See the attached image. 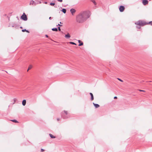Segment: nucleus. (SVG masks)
I'll use <instances>...</instances> for the list:
<instances>
[{
  "label": "nucleus",
  "mask_w": 152,
  "mask_h": 152,
  "mask_svg": "<svg viewBox=\"0 0 152 152\" xmlns=\"http://www.w3.org/2000/svg\"><path fill=\"white\" fill-rule=\"evenodd\" d=\"M90 15L89 11H84L78 15L76 17V21L79 23H82L85 21Z\"/></svg>",
  "instance_id": "nucleus-1"
},
{
  "label": "nucleus",
  "mask_w": 152,
  "mask_h": 152,
  "mask_svg": "<svg viewBox=\"0 0 152 152\" xmlns=\"http://www.w3.org/2000/svg\"><path fill=\"white\" fill-rule=\"evenodd\" d=\"M135 24L141 26H143L146 24L144 22H142V21L141 20H139L135 22Z\"/></svg>",
  "instance_id": "nucleus-2"
},
{
  "label": "nucleus",
  "mask_w": 152,
  "mask_h": 152,
  "mask_svg": "<svg viewBox=\"0 0 152 152\" xmlns=\"http://www.w3.org/2000/svg\"><path fill=\"white\" fill-rule=\"evenodd\" d=\"M21 18L24 21H26L27 20V16L24 13H23L21 16Z\"/></svg>",
  "instance_id": "nucleus-3"
},
{
  "label": "nucleus",
  "mask_w": 152,
  "mask_h": 152,
  "mask_svg": "<svg viewBox=\"0 0 152 152\" xmlns=\"http://www.w3.org/2000/svg\"><path fill=\"white\" fill-rule=\"evenodd\" d=\"M125 9V7L124 6H120L119 10L120 12H123L124 11Z\"/></svg>",
  "instance_id": "nucleus-4"
},
{
  "label": "nucleus",
  "mask_w": 152,
  "mask_h": 152,
  "mask_svg": "<svg viewBox=\"0 0 152 152\" xmlns=\"http://www.w3.org/2000/svg\"><path fill=\"white\" fill-rule=\"evenodd\" d=\"M29 4L31 5H36L37 4V3L34 1L33 0H31L30 1Z\"/></svg>",
  "instance_id": "nucleus-5"
},
{
  "label": "nucleus",
  "mask_w": 152,
  "mask_h": 152,
  "mask_svg": "<svg viewBox=\"0 0 152 152\" xmlns=\"http://www.w3.org/2000/svg\"><path fill=\"white\" fill-rule=\"evenodd\" d=\"M142 3L144 5H146L148 3V1L147 0H143Z\"/></svg>",
  "instance_id": "nucleus-6"
},
{
  "label": "nucleus",
  "mask_w": 152,
  "mask_h": 152,
  "mask_svg": "<svg viewBox=\"0 0 152 152\" xmlns=\"http://www.w3.org/2000/svg\"><path fill=\"white\" fill-rule=\"evenodd\" d=\"M70 12L72 14V15H73V14L76 11L74 9H71L70 10Z\"/></svg>",
  "instance_id": "nucleus-7"
},
{
  "label": "nucleus",
  "mask_w": 152,
  "mask_h": 152,
  "mask_svg": "<svg viewBox=\"0 0 152 152\" xmlns=\"http://www.w3.org/2000/svg\"><path fill=\"white\" fill-rule=\"evenodd\" d=\"M78 42L80 43L78 45L79 46H81L83 45V43L81 42V41L79 40H78Z\"/></svg>",
  "instance_id": "nucleus-8"
},
{
  "label": "nucleus",
  "mask_w": 152,
  "mask_h": 152,
  "mask_svg": "<svg viewBox=\"0 0 152 152\" xmlns=\"http://www.w3.org/2000/svg\"><path fill=\"white\" fill-rule=\"evenodd\" d=\"M89 94L91 96V100L93 101L94 99V96L93 94L91 93H90Z\"/></svg>",
  "instance_id": "nucleus-9"
},
{
  "label": "nucleus",
  "mask_w": 152,
  "mask_h": 152,
  "mask_svg": "<svg viewBox=\"0 0 152 152\" xmlns=\"http://www.w3.org/2000/svg\"><path fill=\"white\" fill-rule=\"evenodd\" d=\"M65 37L66 38L69 39L70 37V36L69 33H68L65 35Z\"/></svg>",
  "instance_id": "nucleus-10"
},
{
  "label": "nucleus",
  "mask_w": 152,
  "mask_h": 152,
  "mask_svg": "<svg viewBox=\"0 0 152 152\" xmlns=\"http://www.w3.org/2000/svg\"><path fill=\"white\" fill-rule=\"evenodd\" d=\"M93 104L96 108H97L99 107V105L98 104H95L94 103H93Z\"/></svg>",
  "instance_id": "nucleus-11"
},
{
  "label": "nucleus",
  "mask_w": 152,
  "mask_h": 152,
  "mask_svg": "<svg viewBox=\"0 0 152 152\" xmlns=\"http://www.w3.org/2000/svg\"><path fill=\"white\" fill-rule=\"evenodd\" d=\"M26 100L25 99L23 100L22 101V105L23 106H25L26 104Z\"/></svg>",
  "instance_id": "nucleus-12"
},
{
  "label": "nucleus",
  "mask_w": 152,
  "mask_h": 152,
  "mask_svg": "<svg viewBox=\"0 0 152 152\" xmlns=\"http://www.w3.org/2000/svg\"><path fill=\"white\" fill-rule=\"evenodd\" d=\"M61 117L64 119H66L68 117L64 115L63 114H61Z\"/></svg>",
  "instance_id": "nucleus-13"
},
{
  "label": "nucleus",
  "mask_w": 152,
  "mask_h": 152,
  "mask_svg": "<svg viewBox=\"0 0 152 152\" xmlns=\"http://www.w3.org/2000/svg\"><path fill=\"white\" fill-rule=\"evenodd\" d=\"M52 30L53 31H58V29L57 28H52Z\"/></svg>",
  "instance_id": "nucleus-14"
},
{
  "label": "nucleus",
  "mask_w": 152,
  "mask_h": 152,
  "mask_svg": "<svg viewBox=\"0 0 152 152\" xmlns=\"http://www.w3.org/2000/svg\"><path fill=\"white\" fill-rule=\"evenodd\" d=\"M61 11L64 13H65L66 12V10L65 9L63 8L62 9Z\"/></svg>",
  "instance_id": "nucleus-15"
},
{
  "label": "nucleus",
  "mask_w": 152,
  "mask_h": 152,
  "mask_svg": "<svg viewBox=\"0 0 152 152\" xmlns=\"http://www.w3.org/2000/svg\"><path fill=\"white\" fill-rule=\"evenodd\" d=\"M49 135L50 137L52 138H54L56 137L55 136H54L52 134H49Z\"/></svg>",
  "instance_id": "nucleus-16"
},
{
  "label": "nucleus",
  "mask_w": 152,
  "mask_h": 152,
  "mask_svg": "<svg viewBox=\"0 0 152 152\" xmlns=\"http://www.w3.org/2000/svg\"><path fill=\"white\" fill-rule=\"evenodd\" d=\"M22 31L23 32H24L25 31L27 32L28 33H29V31L28 30H26V29L22 30Z\"/></svg>",
  "instance_id": "nucleus-17"
},
{
  "label": "nucleus",
  "mask_w": 152,
  "mask_h": 152,
  "mask_svg": "<svg viewBox=\"0 0 152 152\" xmlns=\"http://www.w3.org/2000/svg\"><path fill=\"white\" fill-rule=\"evenodd\" d=\"M32 67V65H30L29 67H28V69L27 70V71H28L29 70V69H30Z\"/></svg>",
  "instance_id": "nucleus-18"
},
{
  "label": "nucleus",
  "mask_w": 152,
  "mask_h": 152,
  "mask_svg": "<svg viewBox=\"0 0 152 152\" xmlns=\"http://www.w3.org/2000/svg\"><path fill=\"white\" fill-rule=\"evenodd\" d=\"M11 121H12L13 122H15V123H18V122L16 120L14 119V120H11Z\"/></svg>",
  "instance_id": "nucleus-19"
},
{
  "label": "nucleus",
  "mask_w": 152,
  "mask_h": 152,
  "mask_svg": "<svg viewBox=\"0 0 152 152\" xmlns=\"http://www.w3.org/2000/svg\"><path fill=\"white\" fill-rule=\"evenodd\" d=\"M55 4V3H50V5L52 6H54Z\"/></svg>",
  "instance_id": "nucleus-20"
},
{
  "label": "nucleus",
  "mask_w": 152,
  "mask_h": 152,
  "mask_svg": "<svg viewBox=\"0 0 152 152\" xmlns=\"http://www.w3.org/2000/svg\"><path fill=\"white\" fill-rule=\"evenodd\" d=\"M69 43L70 44H72V45H76V44L75 43H74V42H69Z\"/></svg>",
  "instance_id": "nucleus-21"
},
{
  "label": "nucleus",
  "mask_w": 152,
  "mask_h": 152,
  "mask_svg": "<svg viewBox=\"0 0 152 152\" xmlns=\"http://www.w3.org/2000/svg\"><path fill=\"white\" fill-rule=\"evenodd\" d=\"M64 112L66 114V115H67V111H65V110H64Z\"/></svg>",
  "instance_id": "nucleus-22"
},
{
  "label": "nucleus",
  "mask_w": 152,
  "mask_h": 152,
  "mask_svg": "<svg viewBox=\"0 0 152 152\" xmlns=\"http://www.w3.org/2000/svg\"><path fill=\"white\" fill-rule=\"evenodd\" d=\"M118 79L120 81H121V82H123V80H121V79H120V78H118Z\"/></svg>",
  "instance_id": "nucleus-23"
},
{
  "label": "nucleus",
  "mask_w": 152,
  "mask_h": 152,
  "mask_svg": "<svg viewBox=\"0 0 152 152\" xmlns=\"http://www.w3.org/2000/svg\"><path fill=\"white\" fill-rule=\"evenodd\" d=\"M92 1L95 5H96V3L95 1L94 0Z\"/></svg>",
  "instance_id": "nucleus-24"
},
{
  "label": "nucleus",
  "mask_w": 152,
  "mask_h": 152,
  "mask_svg": "<svg viewBox=\"0 0 152 152\" xmlns=\"http://www.w3.org/2000/svg\"><path fill=\"white\" fill-rule=\"evenodd\" d=\"M136 27L138 29H140V26H136Z\"/></svg>",
  "instance_id": "nucleus-25"
},
{
  "label": "nucleus",
  "mask_w": 152,
  "mask_h": 152,
  "mask_svg": "<svg viewBox=\"0 0 152 152\" xmlns=\"http://www.w3.org/2000/svg\"><path fill=\"white\" fill-rule=\"evenodd\" d=\"M59 2H62L63 0H57Z\"/></svg>",
  "instance_id": "nucleus-26"
},
{
  "label": "nucleus",
  "mask_w": 152,
  "mask_h": 152,
  "mask_svg": "<svg viewBox=\"0 0 152 152\" xmlns=\"http://www.w3.org/2000/svg\"><path fill=\"white\" fill-rule=\"evenodd\" d=\"M149 23L150 24H151V25L152 26V21L150 22H149Z\"/></svg>",
  "instance_id": "nucleus-27"
},
{
  "label": "nucleus",
  "mask_w": 152,
  "mask_h": 152,
  "mask_svg": "<svg viewBox=\"0 0 152 152\" xmlns=\"http://www.w3.org/2000/svg\"><path fill=\"white\" fill-rule=\"evenodd\" d=\"M139 91H143V92H144L145 91L144 90H139Z\"/></svg>",
  "instance_id": "nucleus-28"
},
{
  "label": "nucleus",
  "mask_w": 152,
  "mask_h": 152,
  "mask_svg": "<svg viewBox=\"0 0 152 152\" xmlns=\"http://www.w3.org/2000/svg\"><path fill=\"white\" fill-rule=\"evenodd\" d=\"M58 30L59 31H61V29H60V27H58Z\"/></svg>",
  "instance_id": "nucleus-29"
},
{
  "label": "nucleus",
  "mask_w": 152,
  "mask_h": 152,
  "mask_svg": "<svg viewBox=\"0 0 152 152\" xmlns=\"http://www.w3.org/2000/svg\"><path fill=\"white\" fill-rule=\"evenodd\" d=\"M13 100H14V102H15V101L16 100V99L15 98H14V99Z\"/></svg>",
  "instance_id": "nucleus-30"
},
{
  "label": "nucleus",
  "mask_w": 152,
  "mask_h": 152,
  "mask_svg": "<svg viewBox=\"0 0 152 152\" xmlns=\"http://www.w3.org/2000/svg\"><path fill=\"white\" fill-rule=\"evenodd\" d=\"M61 26L62 25H60V24H58V25H57V26Z\"/></svg>",
  "instance_id": "nucleus-31"
},
{
  "label": "nucleus",
  "mask_w": 152,
  "mask_h": 152,
  "mask_svg": "<svg viewBox=\"0 0 152 152\" xmlns=\"http://www.w3.org/2000/svg\"><path fill=\"white\" fill-rule=\"evenodd\" d=\"M117 96H115L114 97V99H117Z\"/></svg>",
  "instance_id": "nucleus-32"
},
{
  "label": "nucleus",
  "mask_w": 152,
  "mask_h": 152,
  "mask_svg": "<svg viewBox=\"0 0 152 152\" xmlns=\"http://www.w3.org/2000/svg\"><path fill=\"white\" fill-rule=\"evenodd\" d=\"M45 37H48V36L47 35V34L45 35Z\"/></svg>",
  "instance_id": "nucleus-33"
},
{
  "label": "nucleus",
  "mask_w": 152,
  "mask_h": 152,
  "mask_svg": "<svg viewBox=\"0 0 152 152\" xmlns=\"http://www.w3.org/2000/svg\"><path fill=\"white\" fill-rule=\"evenodd\" d=\"M41 151H44V150L43 149H41Z\"/></svg>",
  "instance_id": "nucleus-34"
},
{
  "label": "nucleus",
  "mask_w": 152,
  "mask_h": 152,
  "mask_svg": "<svg viewBox=\"0 0 152 152\" xmlns=\"http://www.w3.org/2000/svg\"><path fill=\"white\" fill-rule=\"evenodd\" d=\"M51 19H52V18H51V17H50L49 18V19L50 20H51Z\"/></svg>",
  "instance_id": "nucleus-35"
},
{
  "label": "nucleus",
  "mask_w": 152,
  "mask_h": 152,
  "mask_svg": "<svg viewBox=\"0 0 152 152\" xmlns=\"http://www.w3.org/2000/svg\"><path fill=\"white\" fill-rule=\"evenodd\" d=\"M57 120L58 121H59V120H60V119H59V118H57Z\"/></svg>",
  "instance_id": "nucleus-36"
},
{
  "label": "nucleus",
  "mask_w": 152,
  "mask_h": 152,
  "mask_svg": "<svg viewBox=\"0 0 152 152\" xmlns=\"http://www.w3.org/2000/svg\"><path fill=\"white\" fill-rule=\"evenodd\" d=\"M44 3L45 4H47V2H44Z\"/></svg>",
  "instance_id": "nucleus-37"
},
{
  "label": "nucleus",
  "mask_w": 152,
  "mask_h": 152,
  "mask_svg": "<svg viewBox=\"0 0 152 152\" xmlns=\"http://www.w3.org/2000/svg\"><path fill=\"white\" fill-rule=\"evenodd\" d=\"M56 7V6H55V7Z\"/></svg>",
  "instance_id": "nucleus-38"
},
{
  "label": "nucleus",
  "mask_w": 152,
  "mask_h": 152,
  "mask_svg": "<svg viewBox=\"0 0 152 152\" xmlns=\"http://www.w3.org/2000/svg\"><path fill=\"white\" fill-rule=\"evenodd\" d=\"M20 28H22V27L21 26V27H20Z\"/></svg>",
  "instance_id": "nucleus-39"
},
{
  "label": "nucleus",
  "mask_w": 152,
  "mask_h": 152,
  "mask_svg": "<svg viewBox=\"0 0 152 152\" xmlns=\"http://www.w3.org/2000/svg\"><path fill=\"white\" fill-rule=\"evenodd\" d=\"M60 23H61V22H60Z\"/></svg>",
  "instance_id": "nucleus-40"
},
{
  "label": "nucleus",
  "mask_w": 152,
  "mask_h": 152,
  "mask_svg": "<svg viewBox=\"0 0 152 152\" xmlns=\"http://www.w3.org/2000/svg\"><path fill=\"white\" fill-rule=\"evenodd\" d=\"M12 27H14V26H12Z\"/></svg>",
  "instance_id": "nucleus-41"
}]
</instances>
